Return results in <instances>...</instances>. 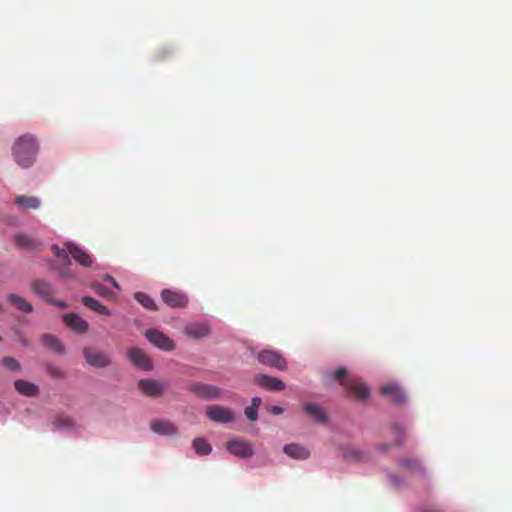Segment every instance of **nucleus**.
<instances>
[{"instance_id": "nucleus-1", "label": "nucleus", "mask_w": 512, "mask_h": 512, "mask_svg": "<svg viewBox=\"0 0 512 512\" xmlns=\"http://www.w3.org/2000/svg\"><path fill=\"white\" fill-rule=\"evenodd\" d=\"M37 151L38 145L32 135L19 137L13 146L14 159L23 168H28L34 163Z\"/></svg>"}, {"instance_id": "nucleus-2", "label": "nucleus", "mask_w": 512, "mask_h": 512, "mask_svg": "<svg viewBox=\"0 0 512 512\" xmlns=\"http://www.w3.org/2000/svg\"><path fill=\"white\" fill-rule=\"evenodd\" d=\"M257 359L261 364L281 371L285 370L287 367L285 358L275 350H262L258 353Z\"/></svg>"}, {"instance_id": "nucleus-3", "label": "nucleus", "mask_w": 512, "mask_h": 512, "mask_svg": "<svg viewBox=\"0 0 512 512\" xmlns=\"http://www.w3.org/2000/svg\"><path fill=\"white\" fill-rule=\"evenodd\" d=\"M83 355L86 362L90 366L96 368H105L111 364V358L107 353L96 350L94 348H85L83 350Z\"/></svg>"}, {"instance_id": "nucleus-4", "label": "nucleus", "mask_w": 512, "mask_h": 512, "mask_svg": "<svg viewBox=\"0 0 512 512\" xmlns=\"http://www.w3.org/2000/svg\"><path fill=\"white\" fill-rule=\"evenodd\" d=\"M207 417L217 423H231L235 420L234 412L220 405H211L206 409Z\"/></svg>"}, {"instance_id": "nucleus-5", "label": "nucleus", "mask_w": 512, "mask_h": 512, "mask_svg": "<svg viewBox=\"0 0 512 512\" xmlns=\"http://www.w3.org/2000/svg\"><path fill=\"white\" fill-rule=\"evenodd\" d=\"M145 336L149 342L159 349L172 351L175 348L173 340L159 330L149 329L145 332Z\"/></svg>"}, {"instance_id": "nucleus-6", "label": "nucleus", "mask_w": 512, "mask_h": 512, "mask_svg": "<svg viewBox=\"0 0 512 512\" xmlns=\"http://www.w3.org/2000/svg\"><path fill=\"white\" fill-rule=\"evenodd\" d=\"M341 384L359 401H365L369 395V388L358 379H343Z\"/></svg>"}, {"instance_id": "nucleus-7", "label": "nucleus", "mask_w": 512, "mask_h": 512, "mask_svg": "<svg viewBox=\"0 0 512 512\" xmlns=\"http://www.w3.org/2000/svg\"><path fill=\"white\" fill-rule=\"evenodd\" d=\"M161 298L171 308H185L188 304L187 296L180 291L164 289L161 292Z\"/></svg>"}, {"instance_id": "nucleus-8", "label": "nucleus", "mask_w": 512, "mask_h": 512, "mask_svg": "<svg viewBox=\"0 0 512 512\" xmlns=\"http://www.w3.org/2000/svg\"><path fill=\"white\" fill-rule=\"evenodd\" d=\"M129 360L141 370H151L153 368L152 361L149 356L140 348L133 347L127 351Z\"/></svg>"}, {"instance_id": "nucleus-9", "label": "nucleus", "mask_w": 512, "mask_h": 512, "mask_svg": "<svg viewBox=\"0 0 512 512\" xmlns=\"http://www.w3.org/2000/svg\"><path fill=\"white\" fill-rule=\"evenodd\" d=\"M138 387L143 394L149 397H159L166 389L164 383L152 379L140 380Z\"/></svg>"}, {"instance_id": "nucleus-10", "label": "nucleus", "mask_w": 512, "mask_h": 512, "mask_svg": "<svg viewBox=\"0 0 512 512\" xmlns=\"http://www.w3.org/2000/svg\"><path fill=\"white\" fill-rule=\"evenodd\" d=\"M227 450L240 458H249L254 454L252 445L248 441L232 440L227 443Z\"/></svg>"}, {"instance_id": "nucleus-11", "label": "nucleus", "mask_w": 512, "mask_h": 512, "mask_svg": "<svg viewBox=\"0 0 512 512\" xmlns=\"http://www.w3.org/2000/svg\"><path fill=\"white\" fill-rule=\"evenodd\" d=\"M254 382L269 391H282L285 389V383L282 380L264 374L256 375Z\"/></svg>"}, {"instance_id": "nucleus-12", "label": "nucleus", "mask_w": 512, "mask_h": 512, "mask_svg": "<svg viewBox=\"0 0 512 512\" xmlns=\"http://www.w3.org/2000/svg\"><path fill=\"white\" fill-rule=\"evenodd\" d=\"M189 390L207 399H216L221 396V389L214 385L194 383L189 386Z\"/></svg>"}, {"instance_id": "nucleus-13", "label": "nucleus", "mask_w": 512, "mask_h": 512, "mask_svg": "<svg viewBox=\"0 0 512 512\" xmlns=\"http://www.w3.org/2000/svg\"><path fill=\"white\" fill-rule=\"evenodd\" d=\"M65 246L68 248L69 253L78 262L80 265L84 267H90L93 263L92 257L84 250L76 246L74 243L67 242Z\"/></svg>"}, {"instance_id": "nucleus-14", "label": "nucleus", "mask_w": 512, "mask_h": 512, "mask_svg": "<svg viewBox=\"0 0 512 512\" xmlns=\"http://www.w3.org/2000/svg\"><path fill=\"white\" fill-rule=\"evenodd\" d=\"M384 396H387L389 400L396 404H402L405 402V392L396 384L384 385L380 389Z\"/></svg>"}, {"instance_id": "nucleus-15", "label": "nucleus", "mask_w": 512, "mask_h": 512, "mask_svg": "<svg viewBox=\"0 0 512 512\" xmlns=\"http://www.w3.org/2000/svg\"><path fill=\"white\" fill-rule=\"evenodd\" d=\"M210 327L206 323L194 322L185 326L184 332L190 338H203L210 334Z\"/></svg>"}, {"instance_id": "nucleus-16", "label": "nucleus", "mask_w": 512, "mask_h": 512, "mask_svg": "<svg viewBox=\"0 0 512 512\" xmlns=\"http://www.w3.org/2000/svg\"><path fill=\"white\" fill-rule=\"evenodd\" d=\"M31 290L45 301L55 293L54 287L43 279L33 281L31 284Z\"/></svg>"}, {"instance_id": "nucleus-17", "label": "nucleus", "mask_w": 512, "mask_h": 512, "mask_svg": "<svg viewBox=\"0 0 512 512\" xmlns=\"http://www.w3.org/2000/svg\"><path fill=\"white\" fill-rule=\"evenodd\" d=\"M63 321L75 332L85 333L88 330V323L75 313L66 314Z\"/></svg>"}, {"instance_id": "nucleus-18", "label": "nucleus", "mask_w": 512, "mask_h": 512, "mask_svg": "<svg viewBox=\"0 0 512 512\" xmlns=\"http://www.w3.org/2000/svg\"><path fill=\"white\" fill-rule=\"evenodd\" d=\"M15 205L23 211L36 210L41 206V199L36 196L18 195L15 197Z\"/></svg>"}, {"instance_id": "nucleus-19", "label": "nucleus", "mask_w": 512, "mask_h": 512, "mask_svg": "<svg viewBox=\"0 0 512 512\" xmlns=\"http://www.w3.org/2000/svg\"><path fill=\"white\" fill-rule=\"evenodd\" d=\"M283 451L289 457L299 460L307 459L310 456V451L299 444H287L284 446Z\"/></svg>"}, {"instance_id": "nucleus-20", "label": "nucleus", "mask_w": 512, "mask_h": 512, "mask_svg": "<svg viewBox=\"0 0 512 512\" xmlns=\"http://www.w3.org/2000/svg\"><path fill=\"white\" fill-rule=\"evenodd\" d=\"M150 427L153 432L160 434V435H174L177 432L176 427L173 423L167 421V420H155L151 422Z\"/></svg>"}, {"instance_id": "nucleus-21", "label": "nucleus", "mask_w": 512, "mask_h": 512, "mask_svg": "<svg viewBox=\"0 0 512 512\" xmlns=\"http://www.w3.org/2000/svg\"><path fill=\"white\" fill-rule=\"evenodd\" d=\"M14 387L18 393L28 397L36 396L39 393L37 385L25 380H16Z\"/></svg>"}, {"instance_id": "nucleus-22", "label": "nucleus", "mask_w": 512, "mask_h": 512, "mask_svg": "<svg viewBox=\"0 0 512 512\" xmlns=\"http://www.w3.org/2000/svg\"><path fill=\"white\" fill-rule=\"evenodd\" d=\"M13 240L15 245L22 249L35 250L39 246V242L37 240L23 233L15 234Z\"/></svg>"}, {"instance_id": "nucleus-23", "label": "nucleus", "mask_w": 512, "mask_h": 512, "mask_svg": "<svg viewBox=\"0 0 512 512\" xmlns=\"http://www.w3.org/2000/svg\"><path fill=\"white\" fill-rule=\"evenodd\" d=\"M7 300L11 303L17 310L23 313H31L33 311V306L30 302H28L23 297L17 294H8Z\"/></svg>"}, {"instance_id": "nucleus-24", "label": "nucleus", "mask_w": 512, "mask_h": 512, "mask_svg": "<svg viewBox=\"0 0 512 512\" xmlns=\"http://www.w3.org/2000/svg\"><path fill=\"white\" fill-rule=\"evenodd\" d=\"M303 411L319 423H324L327 420L325 411L319 405L305 404L303 405Z\"/></svg>"}, {"instance_id": "nucleus-25", "label": "nucleus", "mask_w": 512, "mask_h": 512, "mask_svg": "<svg viewBox=\"0 0 512 512\" xmlns=\"http://www.w3.org/2000/svg\"><path fill=\"white\" fill-rule=\"evenodd\" d=\"M82 303L89 309L99 313V314H102V315H110V310L104 306L103 304H101L98 300L90 297V296H85L83 297L82 299Z\"/></svg>"}, {"instance_id": "nucleus-26", "label": "nucleus", "mask_w": 512, "mask_h": 512, "mask_svg": "<svg viewBox=\"0 0 512 512\" xmlns=\"http://www.w3.org/2000/svg\"><path fill=\"white\" fill-rule=\"evenodd\" d=\"M41 342L45 347H48L59 354H63L65 352L64 346L62 343L53 335L45 334L41 338Z\"/></svg>"}, {"instance_id": "nucleus-27", "label": "nucleus", "mask_w": 512, "mask_h": 512, "mask_svg": "<svg viewBox=\"0 0 512 512\" xmlns=\"http://www.w3.org/2000/svg\"><path fill=\"white\" fill-rule=\"evenodd\" d=\"M400 466L411 473H420L422 471V466L416 458H403L400 461Z\"/></svg>"}, {"instance_id": "nucleus-28", "label": "nucleus", "mask_w": 512, "mask_h": 512, "mask_svg": "<svg viewBox=\"0 0 512 512\" xmlns=\"http://www.w3.org/2000/svg\"><path fill=\"white\" fill-rule=\"evenodd\" d=\"M192 445L198 455H208L212 452L211 445L203 438L194 439Z\"/></svg>"}, {"instance_id": "nucleus-29", "label": "nucleus", "mask_w": 512, "mask_h": 512, "mask_svg": "<svg viewBox=\"0 0 512 512\" xmlns=\"http://www.w3.org/2000/svg\"><path fill=\"white\" fill-rule=\"evenodd\" d=\"M135 299L146 309L156 310L157 306L155 301L146 293L137 292L135 293Z\"/></svg>"}, {"instance_id": "nucleus-30", "label": "nucleus", "mask_w": 512, "mask_h": 512, "mask_svg": "<svg viewBox=\"0 0 512 512\" xmlns=\"http://www.w3.org/2000/svg\"><path fill=\"white\" fill-rule=\"evenodd\" d=\"M55 425L61 429H72L75 426L74 420L67 415H59L55 419Z\"/></svg>"}, {"instance_id": "nucleus-31", "label": "nucleus", "mask_w": 512, "mask_h": 512, "mask_svg": "<svg viewBox=\"0 0 512 512\" xmlns=\"http://www.w3.org/2000/svg\"><path fill=\"white\" fill-rule=\"evenodd\" d=\"M52 251L54 252L55 256L62 260L64 263L67 265L71 264V260L69 258V255L71 254L69 253V250L66 246L65 248H60L58 245H53Z\"/></svg>"}, {"instance_id": "nucleus-32", "label": "nucleus", "mask_w": 512, "mask_h": 512, "mask_svg": "<svg viewBox=\"0 0 512 512\" xmlns=\"http://www.w3.org/2000/svg\"><path fill=\"white\" fill-rule=\"evenodd\" d=\"M342 456L349 460H360L363 457V453L353 447H345L342 449Z\"/></svg>"}, {"instance_id": "nucleus-33", "label": "nucleus", "mask_w": 512, "mask_h": 512, "mask_svg": "<svg viewBox=\"0 0 512 512\" xmlns=\"http://www.w3.org/2000/svg\"><path fill=\"white\" fill-rule=\"evenodd\" d=\"M1 364L11 371H20L21 366L19 362L13 357H4L1 360Z\"/></svg>"}, {"instance_id": "nucleus-34", "label": "nucleus", "mask_w": 512, "mask_h": 512, "mask_svg": "<svg viewBox=\"0 0 512 512\" xmlns=\"http://www.w3.org/2000/svg\"><path fill=\"white\" fill-rule=\"evenodd\" d=\"M47 372L54 378H63L64 372L57 367H54L53 365H47L46 366Z\"/></svg>"}, {"instance_id": "nucleus-35", "label": "nucleus", "mask_w": 512, "mask_h": 512, "mask_svg": "<svg viewBox=\"0 0 512 512\" xmlns=\"http://www.w3.org/2000/svg\"><path fill=\"white\" fill-rule=\"evenodd\" d=\"M258 409L257 408H254V407H251V406H248L246 407L245 409V415L247 416V418L250 420V421H256L257 418H258V413H257Z\"/></svg>"}, {"instance_id": "nucleus-36", "label": "nucleus", "mask_w": 512, "mask_h": 512, "mask_svg": "<svg viewBox=\"0 0 512 512\" xmlns=\"http://www.w3.org/2000/svg\"><path fill=\"white\" fill-rule=\"evenodd\" d=\"M391 430L393 431V433L400 435V436L405 433L404 426L402 424L396 423V422L391 425Z\"/></svg>"}, {"instance_id": "nucleus-37", "label": "nucleus", "mask_w": 512, "mask_h": 512, "mask_svg": "<svg viewBox=\"0 0 512 512\" xmlns=\"http://www.w3.org/2000/svg\"><path fill=\"white\" fill-rule=\"evenodd\" d=\"M50 304H53L57 307H60V308H66L67 307V304L64 302V301H61V300H55L52 298V296L46 301Z\"/></svg>"}, {"instance_id": "nucleus-38", "label": "nucleus", "mask_w": 512, "mask_h": 512, "mask_svg": "<svg viewBox=\"0 0 512 512\" xmlns=\"http://www.w3.org/2000/svg\"><path fill=\"white\" fill-rule=\"evenodd\" d=\"M346 375V369L341 367V368H338L335 372H334V378L335 379H343Z\"/></svg>"}, {"instance_id": "nucleus-39", "label": "nucleus", "mask_w": 512, "mask_h": 512, "mask_svg": "<svg viewBox=\"0 0 512 512\" xmlns=\"http://www.w3.org/2000/svg\"><path fill=\"white\" fill-rule=\"evenodd\" d=\"M268 411L274 415H280L283 413V408L280 406H271L268 408Z\"/></svg>"}, {"instance_id": "nucleus-40", "label": "nucleus", "mask_w": 512, "mask_h": 512, "mask_svg": "<svg viewBox=\"0 0 512 512\" xmlns=\"http://www.w3.org/2000/svg\"><path fill=\"white\" fill-rule=\"evenodd\" d=\"M261 403H262L261 398H259V397H254V398L252 399L251 407H254V408H257V409H258V408H259V406L261 405Z\"/></svg>"}, {"instance_id": "nucleus-41", "label": "nucleus", "mask_w": 512, "mask_h": 512, "mask_svg": "<svg viewBox=\"0 0 512 512\" xmlns=\"http://www.w3.org/2000/svg\"><path fill=\"white\" fill-rule=\"evenodd\" d=\"M418 512H444V511L441 509H438V508L431 507V508H424Z\"/></svg>"}, {"instance_id": "nucleus-42", "label": "nucleus", "mask_w": 512, "mask_h": 512, "mask_svg": "<svg viewBox=\"0 0 512 512\" xmlns=\"http://www.w3.org/2000/svg\"><path fill=\"white\" fill-rule=\"evenodd\" d=\"M106 278H107V279L112 283V285H113L115 288L119 289V285H118V283L116 282V280H115L114 278H112V277H111V276H109V275H107V276H106Z\"/></svg>"}, {"instance_id": "nucleus-43", "label": "nucleus", "mask_w": 512, "mask_h": 512, "mask_svg": "<svg viewBox=\"0 0 512 512\" xmlns=\"http://www.w3.org/2000/svg\"><path fill=\"white\" fill-rule=\"evenodd\" d=\"M395 445H397V446H402V445H403V439H402V438H398V439H396V441H395Z\"/></svg>"}, {"instance_id": "nucleus-44", "label": "nucleus", "mask_w": 512, "mask_h": 512, "mask_svg": "<svg viewBox=\"0 0 512 512\" xmlns=\"http://www.w3.org/2000/svg\"><path fill=\"white\" fill-rule=\"evenodd\" d=\"M380 448H381L383 451H386V450H388V449H389V445H388V444H382V445L380 446Z\"/></svg>"}, {"instance_id": "nucleus-45", "label": "nucleus", "mask_w": 512, "mask_h": 512, "mask_svg": "<svg viewBox=\"0 0 512 512\" xmlns=\"http://www.w3.org/2000/svg\"><path fill=\"white\" fill-rule=\"evenodd\" d=\"M0 312H2V305L0 304Z\"/></svg>"}, {"instance_id": "nucleus-46", "label": "nucleus", "mask_w": 512, "mask_h": 512, "mask_svg": "<svg viewBox=\"0 0 512 512\" xmlns=\"http://www.w3.org/2000/svg\"><path fill=\"white\" fill-rule=\"evenodd\" d=\"M2 341V338L0 337V342Z\"/></svg>"}]
</instances>
